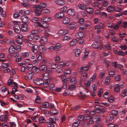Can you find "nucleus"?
<instances>
[{"instance_id": "63", "label": "nucleus", "mask_w": 127, "mask_h": 127, "mask_svg": "<svg viewBox=\"0 0 127 127\" xmlns=\"http://www.w3.org/2000/svg\"><path fill=\"white\" fill-rule=\"evenodd\" d=\"M105 47L108 50H110L111 49V46L110 44H105Z\"/></svg>"}, {"instance_id": "32", "label": "nucleus", "mask_w": 127, "mask_h": 127, "mask_svg": "<svg viewBox=\"0 0 127 127\" xmlns=\"http://www.w3.org/2000/svg\"><path fill=\"white\" fill-rule=\"evenodd\" d=\"M77 40L76 39H73L72 41H71L69 44V46H72L76 44L77 42Z\"/></svg>"}, {"instance_id": "52", "label": "nucleus", "mask_w": 127, "mask_h": 127, "mask_svg": "<svg viewBox=\"0 0 127 127\" xmlns=\"http://www.w3.org/2000/svg\"><path fill=\"white\" fill-rule=\"evenodd\" d=\"M49 88L50 90L52 91H53L55 89V87L53 84H50Z\"/></svg>"}, {"instance_id": "58", "label": "nucleus", "mask_w": 127, "mask_h": 127, "mask_svg": "<svg viewBox=\"0 0 127 127\" xmlns=\"http://www.w3.org/2000/svg\"><path fill=\"white\" fill-rule=\"evenodd\" d=\"M45 121L44 119L42 117H40L39 118V123H43Z\"/></svg>"}, {"instance_id": "54", "label": "nucleus", "mask_w": 127, "mask_h": 127, "mask_svg": "<svg viewBox=\"0 0 127 127\" xmlns=\"http://www.w3.org/2000/svg\"><path fill=\"white\" fill-rule=\"evenodd\" d=\"M112 40L114 42H116L118 40V38L117 37L114 36L112 38Z\"/></svg>"}, {"instance_id": "64", "label": "nucleus", "mask_w": 127, "mask_h": 127, "mask_svg": "<svg viewBox=\"0 0 127 127\" xmlns=\"http://www.w3.org/2000/svg\"><path fill=\"white\" fill-rule=\"evenodd\" d=\"M122 27L124 28H125L127 27V22H123L122 25Z\"/></svg>"}, {"instance_id": "33", "label": "nucleus", "mask_w": 127, "mask_h": 127, "mask_svg": "<svg viewBox=\"0 0 127 127\" xmlns=\"http://www.w3.org/2000/svg\"><path fill=\"white\" fill-rule=\"evenodd\" d=\"M38 18L36 17H32L31 19V21L32 22L36 24L38 23Z\"/></svg>"}, {"instance_id": "57", "label": "nucleus", "mask_w": 127, "mask_h": 127, "mask_svg": "<svg viewBox=\"0 0 127 127\" xmlns=\"http://www.w3.org/2000/svg\"><path fill=\"white\" fill-rule=\"evenodd\" d=\"M46 125L47 126L49 127H54V125L50 122H47L46 123Z\"/></svg>"}, {"instance_id": "39", "label": "nucleus", "mask_w": 127, "mask_h": 127, "mask_svg": "<svg viewBox=\"0 0 127 127\" xmlns=\"http://www.w3.org/2000/svg\"><path fill=\"white\" fill-rule=\"evenodd\" d=\"M42 10L43 12L45 14H48L50 12V10L49 9H42Z\"/></svg>"}, {"instance_id": "34", "label": "nucleus", "mask_w": 127, "mask_h": 127, "mask_svg": "<svg viewBox=\"0 0 127 127\" xmlns=\"http://www.w3.org/2000/svg\"><path fill=\"white\" fill-rule=\"evenodd\" d=\"M81 52L80 50L79 49H76L75 51V55L76 57H78L80 55Z\"/></svg>"}, {"instance_id": "62", "label": "nucleus", "mask_w": 127, "mask_h": 127, "mask_svg": "<svg viewBox=\"0 0 127 127\" xmlns=\"http://www.w3.org/2000/svg\"><path fill=\"white\" fill-rule=\"evenodd\" d=\"M108 101L110 103H112L114 101V98L112 96H111L108 99Z\"/></svg>"}, {"instance_id": "25", "label": "nucleus", "mask_w": 127, "mask_h": 127, "mask_svg": "<svg viewBox=\"0 0 127 127\" xmlns=\"http://www.w3.org/2000/svg\"><path fill=\"white\" fill-rule=\"evenodd\" d=\"M15 49L13 46H11L9 48L8 51L10 53H13L15 51Z\"/></svg>"}, {"instance_id": "18", "label": "nucleus", "mask_w": 127, "mask_h": 127, "mask_svg": "<svg viewBox=\"0 0 127 127\" xmlns=\"http://www.w3.org/2000/svg\"><path fill=\"white\" fill-rule=\"evenodd\" d=\"M4 41L7 44H11L12 45H15V43L12 41H10L9 39H6L4 40Z\"/></svg>"}, {"instance_id": "15", "label": "nucleus", "mask_w": 127, "mask_h": 127, "mask_svg": "<svg viewBox=\"0 0 127 127\" xmlns=\"http://www.w3.org/2000/svg\"><path fill=\"white\" fill-rule=\"evenodd\" d=\"M34 11L35 13V15L36 16H40L42 14L41 10H39L36 9Z\"/></svg>"}, {"instance_id": "13", "label": "nucleus", "mask_w": 127, "mask_h": 127, "mask_svg": "<svg viewBox=\"0 0 127 127\" xmlns=\"http://www.w3.org/2000/svg\"><path fill=\"white\" fill-rule=\"evenodd\" d=\"M41 19L43 20L45 22L47 23L50 21L51 18L50 17L48 16L43 17L41 18Z\"/></svg>"}, {"instance_id": "10", "label": "nucleus", "mask_w": 127, "mask_h": 127, "mask_svg": "<svg viewBox=\"0 0 127 127\" xmlns=\"http://www.w3.org/2000/svg\"><path fill=\"white\" fill-rule=\"evenodd\" d=\"M32 50L34 54H36L37 52V49L38 48V46L34 44H32Z\"/></svg>"}, {"instance_id": "2", "label": "nucleus", "mask_w": 127, "mask_h": 127, "mask_svg": "<svg viewBox=\"0 0 127 127\" xmlns=\"http://www.w3.org/2000/svg\"><path fill=\"white\" fill-rule=\"evenodd\" d=\"M95 108L97 112L100 114L103 113L104 112V110L103 109L101 108L99 106L96 105L95 106Z\"/></svg>"}, {"instance_id": "28", "label": "nucleus", "mask_w": 127, "mask_h": 127, "mask_svg": "<svg viewBox=\"0 0 127 127\" xmlns=\"http://www.w3.org/2000/svg\"><path fill=\"white\" fill-rule=\"evenodd\" d=\"M40 40L41 41V42L42 43H46L47 41V38L44 37H41L40 39Z\"/></svg>"}, {"instance_id": "27", "label": "nucleus", "mask_w": 127, "mask_h": 127, "mask_svg": "<svg viewBox=\"0 0 127 127\" xmlns=\"http://www.w3.org/2000/svg\"><path fill=\"white\" fill-rule=\"evenodd\" d=\"M107 11L110 13L114 10V7L110 6L108 7L107 9Z\"/></svg>"}, {"instance_id": "56", "label": "nucleus", "mask_w": 127, "mask_h": 127, "mask_svg": "<svg viewBox=\"0 0 127 127\" xmlns=\"http://www.w3.org/2000/svg\"><path fill=\"white\" fill-rule=\"evenodd\" d=\"M124 53V52L122 51L121 50H120L118 51V54L119 55L121 56H123L125 55V54Z\"/></svg>"}, {"instance_id": "35", "label": "nucleus", "mask_w": 127, "mask_h": 127, "mask_svg": "<svg viewBox=\"0 0 127 127\" xmlns=\"http://www.w3.org/2000/svg\"><path fill=\"white\" fill-rule=\"evenodd\" d=\"M103 63L105 64L106 66L107 67H108L110 64V61L108 60H105L103 61Z\"/></svg>"}, {"instance_id": "21", "label": "nucleus", "mask_w": 127, "mask_h": 127, "mask_svg": "<svg viewBox=\"0 0 127 127\" xmlns=\"http://www.w3.org/2000/svg\"><path fill=\"white\" fill-rule=\"evenodd\" d=\"M84 36V33L81 32L76 33L75 35L76 37L78 38L82 37Z\"/></svg>"}, {"instance_id": "50", "label": "nucleus", "mask_w": 127, "mask_h": 127, "mask_svg": "<svg viewBox=\"0 0 127 127\" xmlns=\"http://www.w3.org/2000/svg\"><path fill=\"white\" fill-rule=\"evenodd\" d=\"M70 39V37L69 36H64V38L63 39V41L68 40Z\"/></svg>"}, {"instance_id": "61", "label": "nucleus", "mask_w": 127, "mask_h": 127, "mask_svg": "<svg viewBox=\"0 0 127 127\" xmlns=\"http://www.w3.org/2000/svg\"><path fill=\"white\" fill-rule=\"evenodd\" d=\"M55 49H60L61 47V45L59 44H57L55 46Z\"/></svg>"}, {"instance_id": "53", "label": "nucleus", "mask_w": 127, "mask_h": 127, "mask_svg": "<svg viewBox=\"0 0 127 127\" xmlns=\"http://www.w3.org/2000/svg\"><path fill=\"white\" fill-rule=\"evenodd\" d=\"M115 74V71L113 70H111L110 71L109 74L110 76L113 77L114 75Z\"/></svg>"}, {"instance_id": "19", "label": "nucleus", "mask_w": 127, "mask_h": 127, "mask_svg": "<svg viewBox=\"0 0 127 127\" xmlns=\"http://www.w3.org/2000/svg\"><path fill=\"white\" fill-rule=\"evenodd\" d=\"M92 47L95 49H97L99 46V44L96 42L93 43L92 45Z\"/></svg>"}, {"instance_id": "42", "label": "nucleus", "mask_w": 127, "mask_h": 127, "mask_svg": "<svg viewBox=\"0 0 127 127\" xmlns=\"http://www.w3.org/2000/svg\"><path fill=\"white\" fill-rule=\"evenodd\" d=\"M102 92L103 91L101 89H99L98 91L97 95L99 97L101 96Z\"/></svg>"}, {"instance_id": "41", "label": "nucleus", "mask_w": 127, "mask_h": 127, "mask_svg": "<svg viewBox=\"0 0 127 127\" xmlns=\"http://www.w3.org/2000/svg\"><path fill=\"white\" fill-rule=\"evenodd\" d=\"M21 56L23 58L27 57L28 56V53L27 52L22 53Z\"/></svg>"}, {"instance_id": "47", "label": "nucleus", "mask_w": 127, "mask_h": 127, "mask_svg": "<svg viewBox=\"0 0 127 127\" xmlns=\"http://www.w3.org/2000/svg\"><path fill=\"white\" fill-rule=\"evenodd\" d=\"M105 73L104 71H101L99 74V76L101 78H102L104 75Z\"/></svg>"}, {"instance_id": "36", "label": "nucleus", "mask_w": 127, "mask_h": 127, "mask_svg": "<svg viewBox=\"0 0 127 127\" xmlns=\"http://www.w3.org/2000/svg\"><path fill=\"white\" fill-rule=\"evenodd\" d=\"M49 77V74L47 73L44 74L43 76V79L45 80H48Z\"/></svg>"}, {"instance_id": "7", "label": "nucleus", "mask_w": 127, "mask_h": 127, "mask_svg": "<svg viewBox=\"0 0 127 127\" xmlns=\"http://www.w3.org/2000/svg\"><path fill=\"white\" fill-rule=\"evenodd\" d=\"M62 22L64 24L67 25L70 23V19L68 17H65L63 18Z\"/></svg>"}, {"instance_id": "26", "label": "nucleus", "mask_w": 127, "mask_h": 127, "mask_svg": "<svg viewBox=\"0 0 127 127\" xmlns=\"http://www.w3.org/2000/svg\"><path fill=\"white\" fill-rule=\"evenodd\" d=\"M0 13L1 16L2 17H5L6 16V15L5 12H3V10L2 8L0 6Z\"/></svg>"}, {"instance_id": "14", "label": "nucleus", "mask_w": 127, "mask_h": 127, "mask_svg": "<svg viewBox=\"0 0 127 127\" xmlns=\"http://www.w3.org/2000/svg\"><path fill=\"white\" fill-rule=\"evenodd\" d=\"M78 7L81 10H84L86 8L87 5L85 4H79L78 5Z\"/></svg>"}, {"instance_id": "40", "label": "nucleus", "mask_w": 127, "mask_h": 127, "mask_svg": "<svg viewBox=\"0 0 127 127\" xmlns=\"http://www.w3.org/2000/svg\"><path fill=\"white\" fill-rule=\"evenodd\" d=\"M86 28V26H85L81 25L79 29V31H83Z\"/></svg>"}, {"instance_id": "8", "label": "nucleus", "mask_w": 127, "mask_h": 127, "mask_svg": "<svg viewBox=\"0 0 127 127\" xmlns=\"http://www.w3.org/2000/svg\"><path fill=\"white\" fill-rule=\"evenodd\" d=\"M20 18L21 21L24 23L27 22L29 20L28 17L25 15L22 16Z\"/></svg>"}, {"instance_id": "38", "label": "nucleus", "mask_w": 127, "mask_h": 127, "mask_svg": "<svg viewBox=\"0 0 127 127\" xmlns=\"http://www.w3.org/2000/svg\"><path fill=\"white\" fill-rule=\"evenodd\" d=\"M91 88L92 89L93 92H96V85L95 84H93L91 86Z\"/></svg>"}, {"instance_id": "46", "label": "nucleus", "mask_w": 127, "mask_h": 127, "mask_svg": "<svg viewBox=\"0 0 127 127\" xmlns=\"http://www.w3.org/2000/svg\"><path fill=\"white\" fill-rule=\"evenodd\" d=\"M108 4V2L106 0H104L102 3V5L104 7H105L107 6Z\"/></svg>"}, {"instance_id": "29", "label": "nucleus", "mask_w": 127, "mask_h": 127, "mask_svg": "<svg viewBox=\"0 0 127 127\" xmlns=\"http://www.w3.org/2000/svg\"><path fill=\"white\" fill-rule=\"evenodd\" d=\"M87 77V74L86 73H84L81 76V78L83 81H84L85 79Z\"/></svg>"}, {"instance_id": "31", "label": "nucleus", "mask_w": 127, "mask_h": 127, "mask_svg": "<svg viewBox=\"0 0 127 127\" xmlns=\"http://www.w3.org/2000/svg\"><path fill=\"white\" fill-rule=\"evenodd\" d=\"M120 86L119 84H117L115 85L114 88L115 91L117 93L120 90Z\"/></svg>"}, {"instance_id": "4", "label": "nucleus", "mask_w": 127, "mask_h": 127, "mask_svg": "<svg viewBox=\"0 0 127 127\" xmlns=\"http://www.w3.org/2000/svg\"><path fill=\"white\" fill-rule=\"evenodd\" d=\"M46 4L45 3H41L38 5L34 6V7L36 8L41 9L46 7Z\"/></svg>"}, {"instance_id": "24", "label": "nucleus", "mask_w": 127, "mask_h": 127, "mask_svg": "<svg viewBox=\"0 0 127 127\" xmlns=\"http://www.w3.org/2000/svg\"><path fill=\"white\" fill-rule=\"evenodd\" d=\"M91 83L89 80L85 81L84 82L85 85L87 88H89L90 87V84Z\"/></svg>"}, {"instance_id": "60", "label": "nucleus", "mask_w": 127, "mask_h": 127, "mask_svg": "<svg viewBox=\"0 0 127 127\" xmlns=\"http://www.w3.org/2000/svg\"><path fill=\"white\" fill-rule=\"evenodd\" d=\"M122 10L121 8L119 7H117L115 9V11L116 12H120Z\"/></svg>"}, {"instance_id": "9", "label": "nucleus", "mask_w": 127, "mask_h": 127, "mask_svg": "<svg viewBox=\"0 0 127 127\" xmlns=\"http://www.w3.org/2000/svg\"><path fill=\"white\" fill-rule=\"evenodd\" d=\"M68 32V31L65 30H61L59 31L58 34L59 36H62L66 34Z\"/></svg>"}, {"instance_id": "11", "label": "nucleus", "mask_w": 127, "mask_h": 127, "mask_svg": "<svg viewBox=\"0 0 127 127\" xmlns=\"http://www.w3.org/2000/svg\"><path fill=\"white\" fill-rule=\"evenodd\" d=\"M8 117L6 115H2L0 117V120L3 121H6L8 120Z\"/></svg>"}, {"instance_id": "1", "label": "nucleus", "mask_w": 127, "mask_h": 127, "mask_svg": "<svg viewBox=\"0 0 127 127\" xmlns=\"http://www.w3.org/2000/svg\"><path fill=\"white\" fill-rule=\"evenodd\" d=\"M33 82L35 84L39 85L42 84L44 81L40 78H36L33 80Z\"/></svg>"}, {"instance_id": "23", "label": "nucleus", "mask_w": 127, "mask_h": 127, "mask_svg": "<svg viewBox=\"0 0 127 127\" xmlns=\"http://www.w3.org/2000/svg\"><path fill=\"white\" fill-rule=\"evenodd\" d=\"M86 11L87 13L89 14H92L93 12V10L91 7H89L86 8Z\"/></svg>"}, {"instance_id": "44", "label": "nucleus", "mask_w": 127, "mask_h": 127, "mask_svg": "<svg viewBox=\"0 0 127 127\" xmlns=\"http://www.w3.org/2000/svg\"><path fill=\"white\" fill-rule=\"evenodd\" d=\"M20 15L19 13L18 12H15L13 15V17L14 18H17Z\"/></svg>"}, {"instance_id": "48", "label": "nucleus", "mask_w": 127, "mask_h": 127, "mask_svg": "<svg viewBox=\"0 0 127 127\" xmlns=\"http://www.w3.org/2000/svg\"><path fill=\"white\" fill-rule=\"evenodd\" d=\"M45 108H47L49 106V104L48 103L45 102L43 103L42 105Z\"/></svg>"}, {"instance_id": "43", "label": "nucleus", "mask_w": 127, "mask_h": 127, "mask_svg": "<svg viewBox=\"0 0 127 127\" xmlns=\"http://www.w3.org/2000/svg\"><path fill=\"white\" fill-rule=\"evenodd\" d=\"M76 24L75 23H71L68 25V26L71 28L73 29L75 27Z\"/></svg>"}, {"instance_id": "49", "label": "nucleus", "mask_w": 127, "mask_h": 127, "mask_svg": "<svg viewBox=\"0 0 127 127\" xmlns=\"http://www.w3.org/2000/svg\"><path fill=\"white\" fill-rule=\"evenodd\" d=\"M50 121L52 124H55L56 123V120L53 118H51L49 119Z\"/></svg>"}, {"instance_id": "37", "label": "nucleus", "mask_w": 127, "mask_h": 127, "mask_svg": "<svg viewBox=\"0 0 127 127\" xmlns=\"http://www.w3.org/2000/svg\"><path fill=\"white\" fill-rule=\"evenodd\" d=\"M80 123V121L79 120H77L76 121L74 122L73 124V127H77Z\"/></svg>"}, {"instance_id": "51", "label": "nucleus", "mask_w": 127, "mask_h": 127, "mask_svg": "<svg viewBox=\"0 0 127 127\" xmlns=\"http://www.w3.org/2000/svg\"><path fill=\"white\" fill-rule=\"evenodd\" d=\"M69 94V92L68 90L66 89L64 91V92L63 94V95L64 96H66L68 95Z\"/></svg>"}, {"instance_id": "3", "label": "nucleus", "mask_w": 127, "mask_h": 127, "mask_svg": "<svg viewBox=\"0 0 127 127\" xmlns=\"http://www.w3.org/2000/svg\"><path fill=\"white\" fill-rule=\"evenodd\" d=\"M13 28L15 31L17 33H19L21 31V29L19 26L17 24H15L13 26Z\"/></svg>"}, {"instance_id": "22", "label": "nucleus", "mask_w": 127, "mask_h": 127, "mask_svg": "<svg viewBox=\"0 0 127 127\" xmlns=\"http://www.w3.org/2000/svg\"><path fill=\"white\" fill-rule=\"evenodd\" d=\"M96 73H94L93 75L90 78L89 81L91 83H92L95 80V78L96 77Z\"/></svg>"}, {"instance_id": "6", "label": "nucleus", "mask_w": 127, "mask_h": 127, "mask_svg": "<svg viewBox=\"0 0 127 127\" xmlns=\"http://www.w3.org/2000/svg\"><path fill=\"white\" fill-rule=\"evenodd\" d=\"M64 16V14L62 12L58 13L56 14L55 17L56 18H60L61 19Z\"/></svg>"}, {"instance_id": "45", "label": "nucleus", "mask_w": 127, "mask_h": 127, "mask_svg": "<svg viewBox=\"0 0 127 127\" xmlns=\"http://www.w3.org/2000/svg\"><path fill=\"white\" fill-rule=\"evenodd\" d=\"M99 27L100 29H103L105 27V25L102 22H99Z\"/></svg>"}, {"instance_id": "5", "label": "nucleus", "mask_w": 127, "mask_h": 127, "mask_svg": "<svg viewBox=\"0 0 127 127\" xmlns=\"http://www.w3.org/2000/svg\"><path fill=\"white\" fill-rule=\"evenodd\" d=\"M54 1L56 4L62 5H64L65 3L64 0H54Z\"/></svg>"}, {"instance_id": "30", "label": "nucleus", "mask_w": 127, "mask_h": 127, "mask_svg": "<svg viewBox=\"0 0 127 127\" xmlns=\"http://www.w3.org/2000/svg\"><path fill=\"white\" fill-rule=\"evenodd\" d=\"M119 25L118 24L116 23H115L113 25L112 28L114 30L116 31L119 29Z\"/></svg>"}, {"instance_id": "20", "label": "nucleus", "mask_w": 127, "mask_h": 127, "mask_svg": "<svg viewBox=\"0 0 127 127\" xmlns=\"http://www.w3.org/2000/svg\"><path fill=\"white\" fill-rule=\"evenodd\" d=\"M28 26L26 24L22 25L21 27L22 30L24 32H26L28 30Z\"/></svg>"}, {"instance_id": "17", "label": "nucleus", "mask_w": 127, "mask_h": 127, "mask_svg": "<svg viewBox=\"0 0 127 127\" xmlns=\"http://www.w3.org/2000/svg\"><path fill=\"white\" fill-rule=\"evenodd\" d=\"M127 95V89H124L122 92L121 94V96L123 98Z\"/></svg>"}, {"instance_id": "55", "label": "nucleus", "mask_w": 127, "mask_h": 127, "mask_svg": "<svg viewBox=\"0 0 127 127\" xmlns=\"http://www.w3.org/2000/svg\"><path fill=\"white\" fill-rule=\"evenodd\" d=\"M119 47L121 48L124 51L127 48V47L125 45H121Z\"/></svg>"}, {"instance_id": "12", "label": "nucleus", "mask_w": 127, "mask_h": 127, "mask_svg": "<svg viewBox=\"0 0 127 127\" xmlns=\"http://www.w3.org/2000/svg\"><path fill=\"white\" fill-rule=\"evenodd\" d=\"M68 14L71 16H73L75 14L74 10L73 9H69L67 11Z\"/></svg>"}, {"instance_id": "16", "label": "nucleus", "mask_w": 127, "mask_h": 127, "mask_svg": "<svg viewBox=\"0 0 127 127\" xmlns=\"http://www.w3.org/2000/svg\"><path fill=\"white\" fill-rule=\"evenodd\" d=\"M40 71L43 72H46L47 70V66L46 65L44 64L40 67Z\"/></svg>"}, {"instance_id": "59", "label": "nucleus", "mask_w": 127, "mask_h": 127, "mask_svg": "<svg viewBox=\"0 0 127 127\" xmlns=\"http://www.w3.org/2000/svg\"><path fill=\"white\" fill-rule=\"evenodd\" d=\"M33 65L31 64H29L27 65L26 66V69H32L33 68Z\"/></svg>"}]
</instances>
